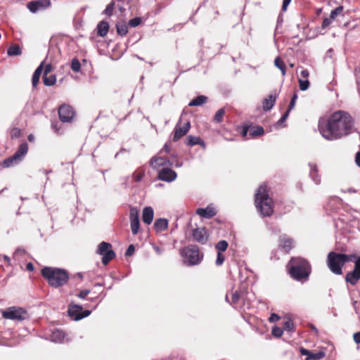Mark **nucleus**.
<instances>
[{"mask_svg": "<svg viewBox=\"0 0 360 360\" xmlns=\"http://www.w3.org/2000/svg\"><path fill=\"white\" fill-rule=\"evenodd\" d=\"M318 129L326 140L336 141L352 133L354 120L347 112L338 110L329 115L321 117Z\"/></svg>", "mask_w": 360, "mask_h": 360, "instance_id": "f257e3e1", "label": "nucleus"}, {"mask_svg": "<svg viewBox=\"0 0 360 360\" xmlns=\"http://www.w3.org/2000/svg\"><path fill=\"white\" fill-rule=\"evenodd\" d=\"M255 206L263 217H270L274 212L273 201L269 198L265 185H261L255 194Z\"/></svg>", "mask_w": 360, "mask_h": 360, "instance_id": "f03ea898", "label": "nucleus"}, {"mask_svg": "<svg viewBox=\"0 0 360 360\" xmlns=\"http://www.w3.org/2000/svg\"><path fill=\"white\" fill-rule=\"evenodd\" d=\"M41 275L47 280L49 285L58 288L67 283L69 276L62 269L46 266L41 269Z\"/></svg>", "mask_w": 360, "mask_h": 360, "instance_id": "7ed1b4c3", "label": "nucleus"}, {"mask_svg": "<svg viewBox=\"0 0 360 360\" xmlns=\"http://www.w3.org/2000/svg\"><path fill=\"white\" fill-rule=\"evenodd\" d=\"M289 273L292 278L297 281L307 279L311 271L308 262L300 257L292 258L288 264Z\"/></svg>", "mask_w": 360, "mask_h": 360, "instance_id": "20e7f679", "label": "nucleus"}, {"mask_svg": "<svg viewBox=\"0 0 360 360\" xmlns=\"http://www.w3.org/2000/svg\"><path fill=\"white\" fill-rule=\"evenodd\" d=\"M354 255H347L342 253H336L330 252L328 255L327 264L329 269L336 275H341L342 274V268L345 263L352 261L355 258Z\"/></svg>", "mask_w": 360, "mask_h": 360, "instance_id": "39448f33", "label": "nucleus"}, {"mask_svg": "<svg viewBox=\"0 0 360 360\" xmlns=\"http://www.w3.org/2000/svg\"><path fill=\"white\" fill-rule=\"evenodd\" d=\"M180 253L184 259V263L188 266L200 264L203 258V254L200 253L198 247L194 245H190L182 248Z\"/></svg>", "mask_w": 360, "mask_h": 360, "instance_id": "423d86ee", "label": "nucleus"}, {"mask_svg": "<svg viewBox=\"0 0 360 360\" xmlns=\"http://www.w3.org/2000/svg\"><path fill=\"white\" fill-rule=\"evenodd\" d=\"M1 314L3 318L17 321H24L30 317L28 312L25 309L18 307H8L2 311Z\"/></svg>", "mask_w": 360, "mask_h": 360, "instance_id": "0eeeda50", "label": "nucleus"}, {"mask_svg": "<svg viewBox=\"0 0 360 360\" xmlns=\"http://www.w3.org/2000/svg\"><path fill=\"white\" fill-rule=\"evenodd\" d=\"M96 252L102 255V263L105 265L108 264L115 257V253L112 250V245L109 243L101 242Z\"/></svg>", "mask_w": 360, "mask_h": 360, "instance_id": "6e6552de", "label": "nucleus"}, {"mask_svg": "<svg viewBox=\"0 0 360 360\" xmlns=\"http://www.w3.org/2000/svg\"><path fill=\"white\" fill-rule=\"evenodd\" d=\"M90 314L91 311H83L82 307L77 304L71 305L68 309V315L75 321H79L83 318L87 317Z\"/></svg>", "mask_w": 360, "mask_h": 360, "instance_id": "1a4fd4ad", "label": "nucleus"}, {"mask_svg": "<svg viewBox=\"0 0 360 360\" xmlns=\"http://www.w3.org/2000/svg\"><path fill=\"white\" fill-rule=\"evenodd\" d=\"M360 279V256L354 261V268L347 274L345 280L352 285H355Z\"/></svg>", "mask_w": 360, "mask_h": 360, "instance_id": "9d476101", "label": "nucleus"}, {"mask_svg": "<svg viewBox=\"0 0 360 360\" xmlns=\"http://www.w3.org/2000/svg\"><path fill=\"white\" fill-rule=\"evenodd\" d=\"M247 291L245 288L240 290L231 292V301H229V295H226V301L230 303L233 307L236 308L239 306L242 301H244Z\"/></svg>", "mask_w": 360, "mask_h": 360, "instance_id": "9b49d317", "label": "nucleus"}, {"mask_svg": "<svg viewBox=\"0 0 360 360\" xmlns=\"http://www.w3.org/2000/svg\"><path fill=\"white\" fill-rule=\"evenodd\" d=\"M75 115L72 108L68 105H62L58 109V116L63 122H70Z\"/></svg>", "mask_w": 360, "mask_h": 360, "instance_id": "f8f14e48", "label": "nucleus"}, {"mask_svg": "<svg viewBox=\"0 0 360 360\" xmlns=\"http://www.w3.org/2000/svg\"><path fill=\"white\" fill-rule=\"evenodd\" d=\"M51 5L50 0H35L29 2L27 8L31 13H35L40 11H43Z\"/></svg>", "mask_w": 360, "mask_h": 360, "instance_id": "ddd939ff", "label": "nucleus"}, {"mask_svg": "<svg viewBox=\"0 0 360 360\" xmlns=\"http://www.w3.org/2000/svg\"><path fill=\"white\" fill-rule=\"evenodd\" d=\"M130 227L133 235H136L139 231L140 221L139 211L136 207H131L129 212Z\"/></svg>", "mask_w": 360, "mask_h": 360, "instance_id": "4468645a", "label": "nucleus"}, {"mask_svg": "<svg viewBox=\"0 0 360 360\" xmlns=\"http://www.w3.org/2000/svg\"><path fill=\"white\" fill-rule=\"evenodd\" d=\"M192 236L194 240L202 245L205 244L208 240L207 230L204 227L193 229Z\"/></svg>", "mask_w": 360, "mask_h": 360, "instance_id": "2eb2a0df", "label": "nucleus"}, {"mask_svg": "<svg viewBox=\"0 0 360 360\" xmlns=\"http://www.w3.org/2000/svg\"><path fill=\"white\" fill-rule=\"evenodd\" d=\"M176 176V173L169 168H162L158 172V179L167 182L173 181Z\"/></svg>", "mask_w": 360, "mask_h": 360, "instance_id": "dca6fc26", "label": "nucleus"}, {"mask_svg": "<svg viewBox=\"0 0 360 360\" xmlns=\"http://www.w3.org/2000/svg\"><path fill=\"white\" fill-rule=\"evenodd\" d=\"M191 127V124L189 122H187L184 124L183 127H180L178 124L176 125L174 129V134L173 137L174 141H177L180 138L186 135V134L188 131Z\"/></svg>", "mask_w": 360, "mask_h": 360, "instance_id": "f3484780", "label": "nucleus"}, {"mask_svg": "<svg viewBox=\"0 0 360 360\" xmlns=\"http://www.w3.org/2000/svg\"><path fill=\"white\" fill-rule=\"evenodd\" d=\"M298 29H302L306 37L308 39H312L317 36L319 31L314 27H309V24H297Z\"/></svg>", "mask_w": 360, "mask_h": 360, "instance_id": "a211bd4d", "label": "nucleus"}, {"mask_svg": "<svg viewBox=\"0 0 360 360\" xmlns=\"http://www.w3.org/2000/svg\"><path fill=\"white\" fill-rule=\"evenodd\" d=\"M196 214H198L202 217L210 219L215 216L217 212L214 207L208 205L205 208H198L196 210Z\"/></svg>", "mask_w": 360, "mask_h": 360, "instance_id": "6ab92c4d", "label": "nucleus"}, {"mask_svg": "<svg viewBox=\"0 0 360 360\" xmlns=\"http://www.w3.org/2000/svg\"><path fill=\"white\" fill-rule=\"evenodd\" d=\"M28 151V145L27 143H22L19 146L18 149L13 154V159H15L16 162L18 163L22 161L23 158L27 153Z\"/></svg>", "mask_w": 360, "mask_h": 360, "instance_id": "aec40b11", "label": "nucleus"}, {"mask_svg": "<svg viewBox=\"0 0 360 360\" xmlns=\"http://www.w3.org/2000/svg\"><path fill=\"white\" fill-rule=\"evenodd\" d=\"M169 164V160L167 158L154 156L150 159V165L153 169H158L160 167Z\"/></svg>", "mask_w": 360, "mask_h": 360, "instance_id": "412c9836", "label": "nucleus"}, {"mask_svg": "<svg viewBox=\"0 0 360 360\" xmlns=\"http://www.w3.org/2000/svg\"><path fill=\"white\" fill-rule=\"evenodd\" d=\"M294 242L292 239L288 238L285 235L280 237L279 246L285 252H288L293 248Z\"/></svg>", "mask_w": 360, "mask_h": 360, "instance_id": "4be33fe9", "label": "nucleus"}, {"mask_svg": "<svg viewBox=\"0 0 360 360\" xmlns=\"http://www.w3.org/2000/svg\"><path fill=\"white\" fill-rule=\"evenodd\" d=\"M154 212L151 207H146L143 210L142 220L146 224H150L153 221Z\"/></svg>", "mask_w": 360, "mask_h": 360, "instance_id": "5701e85b", "label": "nucleus"}, {"mask_svg": "<svg viewBox=\"0 0 360 360\" xmlns=\"http://www.w3.org/2000/svg\"><path fill=\"white\" fill-rule=\"evenodd\" d=\"M276 94H270L267 98H264L262 103V108L264 111L270 110L274 105L276 100Z\"/></svg>", "mask_w": 360, "mask_h": 360, "instance_id": "b1692460", "label": "nucleus"}, {"mask_svg": "<svg viewBox=\"0 0 360 360\" xmlns=\"http://www.w3.org/2000/svg\"><path fill=\"white\" fill-rule=\"evenodd\" d=\"M168 220L165 218H159L154 223V229L157 232H162L167 229Z\"/></svg>", "mask_w": 360, "mask_h": 360, "instance_id": "393cba45", "label": "nucleus"}, {"mask_svg": "<svg viewBox=\"0 0 360 360\" xmlns=\"http://www.w3.org/2000/svg\"><path fill=\"white\" fill-rule=\"evenodd\" d=\"M65 333L60 330H55L52 332L50 340L51 341L56 342V343H60L62 342L65 339Z\"/></svg>", "mask_w": 360, "mask_h": 360, "instance_id": "a878e982", "label": "nucleus"}, {"mask_svg": "<svg viewBox=\"0 0 360 360\" xmlns=\"http://www.w3.org/2000/svg\"><path fill=\"white\" fill-rule=\"evenodd\" d=\"M342 11L343 7L342 6L337 7L334 10L331 11L330 18H326L323 22H330L331 20H335L338 15H342Z\"/></svg>", "mask_w": 360, "mask_h": 360, "instance_id": "bb28decb", "label": "nucleus"}, {"mask_svg": "<svg viewBox=\"0 0 360 360\" xmlns=\"http://www.w3.org/2000/svg\"><path fill=\"white\" fill-rule=\"evenodd\" d=\"M310 172L309 176L311 179L315 182L316 184H319L321 182V177L318 174L316 165L312 163H309Z\"/></svg>", "mask_w": 360, "mask_h": 360, "instance_id": "cd10ccee", "label": "nucleus"}, {"mask_svg": "<svg viewBox=\"0 0 360 360\" xmlns=\"http://www.w3.org/2000/svg\"><path fill=\"white\" fill-rule=\"evenodd\" d=\"M187 145L193 146L195 145H200L203 148H205L206 145L204 141H202L199 136H188Z\"/></svg>", "mask_w": 360, "mask_h": 360, "instance_id": "c85d7f7f", "label": "nucleus"}, {"mask_svg": "<svg viewBox=\"0 0 360 360\" xmlns=\"http://www.w3.org/2000/svg\"><path fill=\"white\" fill-rule=\"evenodd\" d=\"M128 25L135 27L139 24H116L117 34L120 36L126 35L128 32Z\"/></svg>", "mask_w": 360, "mask_h": 360, "instance_id": "c756f323", "label": "nucleus"}, {"mask_svg": "<svg viewBox=\"0 0 360 360\" xmlns=\"http://www.w3.org/2000/svg\"><path fill=\"white\" fill-rule=\"evenodd\" d=\"M22 53L21 48L18 44L11 45L7 50V54L9 56H17Z\"/></svg>", "mask_w": 360, "mask_h": 360, "instance_id": "7c9ffc66", "label": "nucleus"}, {"mask_svg": "<svg viewBox=\"0 0 360 360\" xmlns=\"http://www.w3.org/2000/svg\"><path fill=\"white\" fill-rule=\"evenodd\" d=\"M207 98L205 96H199L193 98L188 104L189 106H200L205 103Z\"/></svg>", "mask_w": 360, "mask_h": 360, "instance_id": "2f4dec72", "label": "nucleus"}, {"mask_svg": "<svg viewBox=\"0 0 360 360\" xmlns=\"http://www.w3.org/2000/svg\"><path fill=\"white\" fill-rule=\"evenodd\" d=\"M109 31V24H98L96 27L97 34L105 37Z\"/></svg>", "mask_w": 360, "mask_h": 360, "instance_id": "473e14b6", "label": "nucleus"}, {"mask_svg": "<svg viewBox=\"0 0 360 360\" xmlns=\"http://www.w3.org/2000/svg\"><path fill=\"white\" fill-rule=\"evenodd\" d=\"M56 82V77L54 75H43V82L45 86H52Z\"/></svg>", "mask_w": 360, "mask_h": 360, "instance_id": "72a5a7b5", "label": "nucleus"}, {"mask_svg": "<svg viewBox=\"0 0 360 360\" xmlns=\"http://www.w3.org/2000/svg\"><path fill=\"white\" fill-rule=\"evenodd\" d=\"M264 129L260 126H254L250 129V137H255L264 134Z\"/></svg>", "mask_w": 360, "mask_h": 360, "instance_id": "f704fd0d", "label": "nucleus"}, {"mask_svg": "<svg viewBox=\"0 0 360 360\" xmlns=\"http://www.w3.org/2000/svg\"><path fill=\"white\" fill-rule=\"evenodd\" d=\"M326 354L323 351H319L317 353H310V354L305 359V360H320L325 356Z\"/></svg>", "mask_w": 360, "mask_h": 360, "instance_id": "c9c22d12", "label": "nucleus"}, {"mask_svg": "<svg viewBox=\"0 0 360 360\" xmlns=\"http://www.w3.org/2000/svg\"><path fill=\"white\" fill-rule=\"evenodd\" d=\"M274 65L276 67H277L279 70H281L283 76L285 75L286 70H285V66L283 63V61L279 58H276L274 60Z\"/></svg>", "mask_w": 360, "mask_h": 360, "instance_id": "e433bc0d", "label": "nucleus"}, {"mask_svg": "<svg viewBox=\"0 0 360 360\" xmlns=\"http://www.w3.org/2000/svg\"><path fill=\"white\" fill-rule=\"evenodd\" d=\"M228 245L229 244L227 241L221 240L216 244L215 247L216 249L218 250V252H222L226 250Z\"/></svg>", "mask_w": 360, "mask_h": 360, "instance_id": "4c0bfd02", "label": "nucleus"}, {"mask_svg": "<svg viewBox=\"0 0 360 360\" xmlns=\"http://www.w3.org/2000/svg\"><path fill=\"white\" fill-rule=\"evenodd\" d=\"M225 115V110L224 108L218 110L214 117V121L217 123H220L223 120V117Z\"/></svg>", "mask_w": 360, "mask_h": 360, "instance_id": "58836bf2", "label": "nucleus"}, {"mask_svg": "<svg viewBox=\"0 0 360 360\" xmlns=\"http://www.w3.org/2000/svg\"><path fill=\"white\" fill-rule=\"evenodd\" d=\"M283 329L289 332H292L295 330V326L291 319H288L284 321Z\"/></svg>", "mask_w": 360, "mask_h": 360, "instance_id": "ea45409f", "label": "nucleus"}, {"mask_svg": "<svg viewBox=\"0 0 360 360\" xmlns=\"http://www.w3.org/2000/svg\"><path fill=\"white\" fill-rule=\"evenodd\" d=\"M115 2H111L108 5H107L105 9L103 11V14L107 16H111L113 13V11L115 8Z\"/></svg>", "mask_w": 360, "mask_h": 360, "instance_id": "a19ab883", "label": "nucleus"}, {"mask_svg": "<svg viewBox=\"0 0 360 360\" xmlns=\"http://www.w3.org/2000/svg\"><path fill=\"white\" fill-rule=\"evenodd\" d=\"M18 162H16L15 159H13V155L6 160H4L2 162V166L4 167H10L13 166V165L18 164Z\"/></svg>", "mask_w": 360, "mask_h": 360, "instance_id": "79ce46f5", "label": "nucleus"}, {"mask_svg": "<svg viewBox=\"0 0 360 360\" xmlns=\"http://www.w3.org/2000/svg\"><path fill=\"white\" fill-rule=\"evenodd\" d=\"M71 69L75 72H79L80 69H81V64H80V62L78 59L77 58H73L72 60V63H71Z\"/></svg>", "mask_w": 360, "mask_h": 360, "instance_id": "37998d69", "label": "nucleus"}, {"mask_svg": "<svg viewBox=\"0 0 360 360\" xmlns=\"http://www.w3.org/2000/svg\"><path fill=\"white\" fill-rule=\"evenodd\" d=\"M300 89L302 91H306L309 87V81L308 79L302 80L301 79H298Z\"/></svg>", "mask_w": 360, "mask_h": 360, "instance_id": "c03bdc74", "label": "nucleus"}, {"mask_svg": "<svg viewBox=\"0 0 360 360\" xmlns=\"http://www.w3.org/2000/svg\"><path fill=\"white\" fill-rule=\"evenodd\" d=\"M283 333V329L280 327H274L272 329V335L276 338H280Z\"/></svg>", "mask_w": 360, "mask_h": 360, "instance_id": "a18cd8bd", "label": "nucleus"}, {"mask_svg": "<svg viewBox=\"0 0 360 360\" xmlns=\"http://www.w3.org/2000/svg\"><path fill=\"white\" fill-rule=\"evenodd\" d=\"M21 134V131L18 128H13L11 131V136L12 139H16L18 138Z\"/></svg>", "mask_w": 360, "mask_h": 360, "instance_id": "49530a36", "label": "nucleus"}, {"mask_svg": "<svg viewBox=\"0 0 360 360\" xmlns=\"http://www.w3.org/2000/svg\"><path fill=\"white\" fill-rule=\"evenodd\" d=\"M224 256L222 255L221 252H218L217 253V259H216V265L217 266H221L224 262Z\"/></svg>", "mask_w": 360, "mask_h": 360, "instance_id": "de8ad7c7", "label": "nucleus"}, {"mask_svg": "<svg viewBox=\"0 0 360 360\" xmlns=\"http://www.w3.org/2000/svg\"><path fill=\"white\" fill-rule=\"evenodd\" d=\"M134 251H135V248H134V245H129L128 248L126 250L125 255L127 257H130L134 253Z\"/></svg>", "mask_w": 360, "mask_h": 360, "instance_id": "09e8293b", "label": "nucleus"}, {"mask_svg": "<svg viewBox=\"0 0 360 360\" xmlns=\"http://www.w3.org/2000/svg\"><path fill=\"white\" fill-rule=\"evenodd\" d=\"M297 98V94H294L293 96L291 98V100H290V104L288 106V110L290 111L295 107Z\"/></svg>", "mask_w": 360, "mask_h": 360, "instance_id": "8fccbe9b", "label": "nucleus"}, {"mask_svg": "<svg viewBox=\"0 0 360 360\" xmlns=\"http://www.w3.org/2000/svg\"><path fill=\"white\" fill-rule=\"evenodd\" d=\"M39 78H40L39 76L33 74L32 78V84L34 88L37 87V86L39 83Z\"/></svg>", "mask_w": 360, "mask_h": 360, "instance_id": "3c124183", "label": "nucleus"}, {"mask_svg": "<svg viewBox=\"0 0 360 360\" xmlns=\"http://www.w3.org/2000/svg\"><path fill=\"white\" fill-rule=\"evenodd\" d=\"M43 65L44 61L37 68V69L34 72V74L40 77L43 71Z\"/></svg>", "mask_w": 360, "mask_h": 360, "instance_id": "603ef678", "label": "nucleus"}, {"mask_svg": "<svg viewBox=\"0 0 360 360\" xmlns=\"http://www.w3.org/2000/svg\"><path fill=\"white\" fill-rule=\"evenodd\" d=\"M89 290H83L78 294L77 296L81 299H84L89 295Z\"/></svg>", "mask_w": 360, "mask_h": 360, "instance_id": "864d4df0", "label": "nucleus"}, {"mask_svg": "<svg viewBox=\"0 0 360 360\" xmlns=\"http://www.w3.org/2000/svg\"><path fill=\"white\" fill-rule=\"evenodd\" d=\"M144 174L143 173H138V174H136L134 173L133 174V178L134 179L137 181V182H139L141 181L143 176Z\"/></svg>", "mask_w": 360, "mask_h": 360, "instance_id": "5fc2aeb1", "label": "nucleus"}, {"mask_svg": "<svg viewBox=\"0 0 360 360\" xmlns=\"http://www.w3.org/2000/svg\"><path fill=\"white\" fill-rule=\"evenodd\" d=\"M290 113V110H287L283 115L282 117H281V119L278 120V124H281L283 123V122L285 121V120L288 118V115Z\"/></svg>", "mask_w": 360, "mask_h": 360, "instance_id": "6e6d98bb", "label": "nucleus"}, {"mask_svg": "<svg viewBox=\"0 0 360 360\" xmlns=\"http://www.w3.org/2000/svg\"><path fill=\"white\" fill-rule=\"evenodd\" d=\"M279 319H280L279 316L276 314H272L269 319V321L271 323L276 322V321H278Z\"/></svg>", "mask_w": 360, "mask_h": 360, "instance_id": "4d7b16f0", "label": "nucleus"}, {"mask_svg": "<svg viewBox=\"0 0 360 360\" xmlns=\"http://www.w3.org/2000/svg\"><path fill=\"white\" fill-rule=\"evenodd\" d=\"M53 70V67L51 64H47L45 67L44 75H48Z\"/></svg>", "mask_w": 360, "mask_h": 360, "instance_id": "13d9d810", "label": "nucleus"}, {"mask_svg": "<svg viewBox=\"0 0 360 360\" xmlns=\"http://www.w3.org/2000/svg\"><path fill=\"white\" fill-rule=\"evenodd\" d=\"M353 338L356 343L360 344V332L355 333L353 335Z\"/></svg>", "mask_w": 360, "mask_h": 360, "instance_id": "bf43d9fd", "label": "nucleus"}, {"mask_svg": "<svg viewBox=\"0 0 360 360\" xmlns=\"http://www.w3.org/2000/svg\"><path fill=\"white\" fill-rule=\"evenodd\" d=\"M248 132L250 133L249 127H246V126H244L243 129H242V131H241L242 136H243V137L247 136Z\"/></svg>", "mask_w": 360, "mask_h": 360, "instance_id": "052dcab7", "label": "nucleus"}, {"mask_svg": "<svg viewBox=\"0 0 360 360\" xmlns=\"http://www.w3.org/2000/svg\"><path fill=\"white\" fill-rule=\"evenodd\" d=\"M300 354H301L302 355H304V356H308L310 354V353H311V352H310L309 350H308V349H305V348H303V347L300 348Z\"/></svg>", "mask_w": 360, "mask_h": 360, "instance_id": "680f3d73", "label": "nucleus"}, {"mask_svg": "<svg viewBox=\"0 0 360 360\" xmlns=\"http://www.w3.org/2000/svg\"><path fill=\"white\" fill-rule=\"evenodd\" d=\"M290 1H291V0H283V5H282V11H286Z\"/></svg>", "mask_w": 360, "mask_h": 360, "instance_id": "e2e57ef3", "label": "nucleus"}, {"mask_svg": "<svg viewBox=\"0 0 360 360\" xmlns=\"http://www.w3.org/2000/svg\"><path fill=\"white\" fill-rule=\"evenodd\" d=\"M355 163L359 167H360V151L357 152L355 155Z\"/></svg>", "mask_w": 360, "mask_h": 360, "instance_id": "0e129e2a", "label": "nucleus"}, {"mask_svg": "<svg viewBox=\"0 0 360 360\" xmlns=\"http://www.w3.org/2000/svg\"><path fill=\"white\" fill-rule=\"evenodd\" d=\"M300 75L304 78H307L309 75V72L307 70H303L301 71Z\"/></svg>", "mask_w": 360, "mask_h": 360, "instance_id": "69168bd1", "label": "nucleus"}, {"mask_svg": "<svg viewBox=\"0 0 360 360\" xmlns=\"http://www.w3.org/2000/svg\"><path fill=\"white\" fill-rule=\"evenodd\" d=\"M128 22H141V18L140 17H136L129 20Z\"/></svg>", "mask_w": 360, "mask_h": 360, "instance_id": "338daca9", "label": "nucleus"}, {"mask_svg": "<svg viewBox=\"0 0 360 360\" xmlns=\"http://www.w3.org/2000/svg\"><path fill=\"white\" fill-rule=\"evenodd\" d=\"M26 269L30 271H32L34 270V266H33L32 263H31V262L27 263L26 265Z\"/></svg>", "mask_w": 360, "mask_h": 360, "instance_id": "774afa93", "label": "nucleus"}]
</instances>
